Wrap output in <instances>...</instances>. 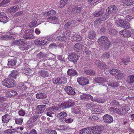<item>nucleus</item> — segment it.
<instances>
[{
    "instance_id": "f257e3e1",
    "label": "nucleus",
    "mask_w": 134,
    "mask_h": 134,
    "mask_svg": "<svg viewBox=\"0 0 134 134\" xmlns=\"http://www.w3.org/2000/svg\"><path fill=\"white\" fill-rule=\"evenodd\" d=\"M80 97L82 100H86L90 99L92 101H96L99 103H103L105 100L100 98H93V97L89 94H85L80 96Z\"/></svg>"
},
{
    "instance_id": "f03ea898",
    "label": "nucleus",
    "mask_w": 134,
    "mask_h": 134,
    "mask_svg": "<svg viewBox=\"0 0 134 134\" xmlns=\"http://www.w3.org/2000/svg\"><path fill=\"white\" fill-rule=\"evenodd\" d=\"M117 10L116 7L114 5L110 6L108 7L107 9V13L104 15V18L103 20H105L108 18L111 15H115V13Z\"/></svg>"
},
{
    "instance_id": "7ed1b4c3",
    "label": "nucleus",
    "mask_w": 134,
    "mask_h": 134,
    "mask_svg": "<svg viewBox=\"0 0 134 134\" xmlns=\"http://www.w3.org/2000/svg\"><path fill=\"white\" fill-rule=\"evenodd\" d=\"M98 42L100 44H102L105 49H108L110 46V42L109 41L108 38L105 36H102L98 40Z\"/></svg>"
},
{
    "instance_id": "20e7f679",
    "label": "nucleus",
    "mask_w": 134,
    "mask_h": 134,
    "mask_svg": "<svg viewBox=\"0 0 134 134\" xmlns=\"http://www.w3.org/2000/svg\"><path fill=\"white\" fill-rule=\"evenodd\" d=\"M115 24L117 26L124 29H129L130 27V25L128 22L120 19L115 21Z\"/></svg>"
},
{
    "instance_id": "39448f33",
    "label": "nucleus",
    "mask_w": 134,
    "mask_h": 134,
    "mask_svg": "<svg viewBox=\"0 0 134 134\" xmlns=\"http://www.w3.org/2000/svg\"><path fill=\"white\" fill-rule=\"evenodd\" d=\"M2 84L7 88H10L15 86L16 85V82L13 79L9 78L5 79L2 82Z\"/></svg>"
},
{
    "instance_id": "423d86ee",
    "label": "nucleus",
    "mask_w": 134,
    "mask_h": 134,
    "mask_svg": "<svg viewBox=\"0 0 134 134\" xmlns=\"http://www.w3.org/2000/svg\"><path fill=\"white\" fill-rule=\"evenodd\" d=\"M75 103L74 101L72 99H69L66 102L63 103H59L58 106L60 108L63 109L69 108L74 105Z\"/></svg>"
},
{
    "instance_id": "0eeeda50",
    "label": "nucleus",
    "mask_w": 134,
    "mask_h": 134,
    "mask_svg": "<svg viewBox=\"0 0 134 134\" xmlns=\"http://www.w3.org/2000/svg\"><path fill=\"white\" fill-rule=\"evenodd\" d=\"M70 31H66L64 33V35L59 36L57 37L56 40L60 41H66L69 39L70 36Z\"/></svg>"
},
{
    "instance_id": "6e6552de",
    "label": "nucleus",
    "mask_w": 134,
    "mask_h": 134,
    "mask_svg": "<svg viewBox=\"0 0 134 134\" xmlns=\"http://www.w3.org/2000/svg\"><path fill=\"white\" fill-rule=\"evenodd\" d=\"M69 10L73 12L74 14L76 15L80 13L81 10V7L75 5H71L69 8Z\"/></svg>"
},
{
    "instance_id": "1a4fd4ad",
    "label": "nucleus",
    "mask_w": 134,
    "mask_h": 134,
    "mask_svg": "<svg viewBox=\"0 0 134 134\" xmlns=\"http://www.w3.org/2000/svg\"><path fill=\"white\" fill-rule=\"evenodd\" d=\"M67 115V114L64 111L58 113L57 115V117L59 119V122L62 124L64 123Z\"/></svg>"
},
{
    "instance_id": "9d476101",
    "label": "nucleus",
    "mask_w": 134,
    "mask_h": 134,
    "mask_svg": "<svg viewBox=\"0 0 134 134\" xmlns=\"http://www.w3.org/2000/svg\"><path fill=\"white\" fill-rule=\"evenodd\" d=\"M33 29H27L25 31V35L24 37L26 39H30L34 38V36L32 35V32H33Z\"/></svg>"
},
{
    "instance_id": "9b49d317",
    "label": "nucleus",
    "mask_w": 134,
    "mask_h": 134,
    "mask_svg": "<svg viewBox=\"0 0 134 134\" xmlns=\"http://www.w3.org/2000/svg\"><path fill=\"white\" fill-rule=\"evenodd\" d=\"M53 83H66V79L65 77H62L59 78H54L53 80Z\"/></svg>"
},
{
    "instance_id": "f8f14e48",
    "label": "nucleus",
    "mask_w": 134,
    "mask_h": 134,
    "mask_svg": "<svg viewBox=\"0 0 134 134\" xmlns=\"http://www.w3.org/2000/svg\"><path fill=\"white\" fill-rule=\"evenodd\" d=\"M78 82L82 86L85 85L89 83L88 79L86 77L82 76L77 79Z\"/></svg>"
},
{
    "instance_id": "ddd939ff",
    "label": "nucleus",
    "mask_w": 134,
    "mask_h": 134,
    "mask_svg": "<svg viewBox=\"0 0 134 134\" xmlns=\"http://www.w3.org/2000/svg\"><path fill=\"white\" fill-rule=\"evenodd\" d=\"M58 109L57 107L53 106L51 107L48 108L46 110L47 115L50 117H52V115L54 114V111Z\"/></svg>"
},
{
    "instance_id": "4468645a",
    "label": "nucleus",
    "mask_w": 134,
    "mask_h": 134,
    "mask_svg": "<svg viewBox=\"0 0 134 134\" xmlns=\"http://www.w3.org/2000/svg\"><path fill=\"white\" fill-rule=\"evenodd\" d=\"M64 90L66 92L70 95H74L75 94L76 92L73 88L70 86L65 87Z\"/></svg>"
},
{
    "instance_id": "2eb2a0df",
    "label": "nucleus",
    "mask_w": 134,
    "mask_h": 134,
    "mask_svg": "<svg viewBox=\"0 0 134 134\" xmlns=\"http://www.w3.org/2000/svg\"><path fill=\"white\" fill-rule=\"evenodd\" d=\"M78 58L77 55L75 53H71L68 56L69 60L72 62H76L78 60Z\"/></svg>"
},
{
    "instance_id": "dca6fc26",
    "label": "nucleus",
    "mask_w": 134,
    "mask_h": 134,
    "mask_svg": "<svg viewBox=\"0 0 134 134\" xmlns=\"http://www.w3.org/2000/svg\"><path fill=\"white\" fill-rule=\"evenodd\" d=\"M8 18L6 14L3 12L0 13V21L1 22L5 23L8 21Z\"/></svg>"
},
{
    "instance_id": "f3484780",
    "label": "nucleus",
    "mask_w": 134,
    "mask_h": 134,
    "mask_svg": "<svg viewBox=\"0 0 134 134\" xmlns=\"http://www.w3.org/2000/svg\"><path fill=\"white\" fill-rule=\"evenodd\" d=\"M119 63L120 65H125L127 64L130 62V58L127 57L126 58H121L119 60Z\"/></svg>"
},
{
    "instance_id": "a211bd4d",
    "label": "nucleus",
    "mask_w": 134,
    "mask_h": 134,
    "mask_svg": "<svg viewBox=\"0 0 134 134\" xmlns=\"http://www.w3.org/2000/svg\"><path fill=\"white\" fill-rule=\"evenodd\" d=\"M103 120L105 122L108 123H110L113 121L112 117L107 114L104 116Z\"/></svg>"
},
{
    "instance_id": "6ab92c4d",
    "label": "nucleus",
    "mask_w": 134,
    "mask_h": 134,
    "mask_svg": "<svg viewBox=\"0 0 134 134\" xmlns=\"http://www.w3.org/2000/svg\"><path fill=\"white\" fill-rule=\"evenodd\" d=\"M119 33L124 37H130L131 36V33L127 30H123L119 32Z\"/></svg>"
},
{
    "instance_id": "aec40b11",
    "label": "nucleus",
    "mask_w": 134,
    "mask_h": 134,
    "mask_svg": "<svg viewBox=\"0 0 134 134\" xmlns=\"http://www.w3.org/2000/svg\"><path fill=\"white\" fill-rule=\"evenodd\" d=\"M11 118V116L8 114H6L2 117V122L3 123H8Z\"/></svg>"
},
{
    "instance_id": "412c9836",
    "label": "nucleus",
    "mask_w": 134,
    "mask_h": 134,
    "mask_svg": "<svg viewBox=\"0 0 134 134\" xmlns=\"http://www.w3.org/2000/svg\"><path fill=\"white\" fill-rule=\"evenodd\" d=\"M46 106V105H38L36 109L37 111V114H40L43 113L45 110V107Z\"/></svg>"
},
{
    "instance_id": "4be33fe9",
    "label": "nucleus",
    "mask_w": 134,
    "mask_h": 134,
    "mask_svg": "<svg viewBox=\"0 0 134 134\" xmlns=\"http://www.w3.org/2000/svg\"><path fill=\"white\" fill-rule=\"evenodd\" d=\"M95 64L99 69H104L106 68V65L100 61H96L95 62Z\"/></svg>"
},
{
    "instance_id": "5701e85b",
    "label": "nucleus",
    "mask_w": 134,
    "mask_h": 134,
    "mask_svg": "<svg viewBox=\"0 0 134 134\" xmlns=\"http://www.w3.org/2000/svg\"><path fill=\"white\" fill-rule=\"evenodd\" d=\"M72 39L76 41H80L82 38L80 35L76 34H74L71 37Z\"/></svg>"
},
{
    "instance_id": "b1692460",
    "label": "nucleus",
    "mask_w": 134,
    "mask_h": 134,
    "mask_svg": "<svg viewBox=\"0 0 134 134\" xmlns=\"http://www.w3.org/2000/svg\"><path fill=\"white\" fill-rule=\"evenodd\" d=\"M90 127L85 128L79 131L80 134H91Z\"/></svg>"
},
{
    "instance_id": "393cba45",
    "label": "nucleus",
    "mask_w": 134,
    "mask_h": 134,
    "mask_svg": "<svg viewBox=\"0 0 134 134\" xmlns=\"http://www.w3.org/2000/svg\"><path fill=\"white\" fill-rule=\"evenodd\" d=\"M48 21L53 23H55L58 20V18L55 16H52L47 18Z\"/></svg>"
},
{
    "instance_id": "a878e982",
    "label": "nucleus",
    "mask_w": 134,
    "mask_h": 134,
    "mask_svg": "<svg viewBox=\"0 0 134 134\" xmlns=\"http://www.w3.org/2000/svg\"><path fill=\"white\" fill-rule=\"evenodd\" d=\"M124 5H130L134 4V0H123L122 1Z\"/></svg>"
},
{
    "instance_id": "bb28decb",
    "label": "nucleus",
    "mask_w": 134,
    "mask_h": 134,
    "mask_svg": "<svg viewBox=\"0 0 134 134\" xmlns=\"http://www.w3.org/2000/svg\"><path fill=\"white\" fill-rule=\"evenodd\" d=\"M35 43L37 45H45L47 43L46 41L41 40H36L35 41Z\"/></svg>"
},
{
    "instance_id": "cd10ccee",
    "label": "nucleus",
    "mask_w": 134,
    "mask_h": 134,
    "mask_svg": "<svg viewBox=\"0 0 134 134\" xmlns=\"http://www.w3.org/2000/svg\"><path fill=\"white\" fill-rule=\"evenodd\" d=\"M67 73L70 76H74L77 74V72L73 69H69Z\"/></svg>"
},
{
    "instance_id": "c85d7f7f",
    "label": "nucleus",
    "mask_w": 134,
    "mask_h": 134,
    "mask_svg": "<svg viewBox=\"0 0 134 134\" xmlns=\"http://www.w3.org/2000/svg\"><path fill=\"white\" fill-rule=\"evenodd\" d=\"M19 7L16 5L13 7H11L8 9V11L10 12H15L16 11L19 9Z\"/></svg>"
},
{
    "instance_id": "c756f323",
    "label": "nucleus",
    "mask_w": 134,
    "mask_h": 134,
    "mask_svg": "<svg viewBox=\"0 0 134 134\" xmlns=\"http://www.w3.org/2000/svg\"><path fill=\"white\" fill-rule=\"evenodd\" d=\"M95 81L96 83H104L106 81V80L104 78L98 77L95 79Z\"/></svg>"
},
{
    "instance_id": "7c9ffc66",
    "label": "nucleus",
    "mask_w": 134,
    "mask_h": 134,
    "mask_svg": "<svg viewBox=\"0 0 134 134\" xmlns=\"http://www.w3.org/2000/svg\"><path fill=\"white\" fill-rule=\"evenodd\" d=\"M47 96L45 94L42 93H38L36 95V98L38 99H41L46 98Z\"/></svg>"
},
{
    "instance_id": "2f4dec72",
    "label": "nucleus",
    "mask_w": 134,
    "mask_h": 134,
    "mask_svg": "<svg viewBox=\"0 0 134 134\" xmlns=\"http://www.w3.org/2000/svg\"><path fill=\"white\" fill-rule=\"evenodd\" d=\"M39 75L42 77H47L48 75V72L44 70L40 71L38 72Z\"/></svg>"
},
{
    "instance_id": "473e14b6",
    "label": "nucleus",
    "mask_w": 134,
    "mask_h": 134,
    "mask_svg": "<svg viewBox=\"0 0 134 134\" xmlns=\"http://www.w3.org/2000/svg\"><path fill=\"white\" fill-rule=\"evenodd\" d=\"M97 134H100L104 130V127L103 126L95 127Z\"/></svg>"
},
{
    "instance_id": "72a5a7b5",
    "label": "nucleus",
    "mask_w": 134,
    "mask_h": 134,
    "mask_svg": "<svg viewBox=\"0 0 134 134\" xmlns=\"http://www.w3.org/2000/svg\"><path fill=\"white\" fill-rule=\"evenodd\" d=\"M127 113V111H126L125 109L124 108L120 110L118 109L117 114L120 115H124Z\"/></svg>"
},
{
    "instance_id": "f704fd0d",
    "label": "nucleus",
    "mask_w": 134,
    "mask_h": 134,
    "mask_svg": "<svg viewBox=\"0 0 134 134\" xmlns=\"http://www.w3.org/2000/svg\"><path fill=\"white\" fill-rule=\"evenodd\" d=\"M19 75V72L16 70H13L10 75L11 76L15 79H16Z\"/></svg>"
},
{
    "instance_id": "c9c22d12",
    "label": "nucleus",
    "mask_w": 134,
    "mask_h": 134,
    "mask_svg": "<svg viewBox=\"0 0 134 134\" xmlns=\"http://www.w3.org/2000/svg\"><path fill=\"white\" fill-rule=\"evenodd\" d=\"M104 12V10L101 9L99 11L97 10L94 13V16L96 17H98L101 15Z\"/></svg>"
},
{
    "instance_id": "e433bc0d",
    "label": "nucleus",
    "mask_w": 134,
    "mask_h": 134,
    "mask_svg": "<svg viewBox=\"0 0 134 134\" xmlns=\"http://www.w3.org/2000/svg\"><path fill=\"white\" fill-rule=\"evenodd\" d=\"M107 84L109 86L111 87H117L118 86V85L117 84V82H116L114 81L113 80L108 82Z\"/></svg>"
},
{
    "instance_id": "4c0bfd02",
    "label": "nucleus",
    "mask_w": 134,
    "mask_h": 134,
    "mask_svg": "<svg viewBox=\"0 0 134 134\" xmlns=\"http://www.w3.org/2000/svg\"><path fill=\"white\" fill-rule=\"evenodd\" d=\"M127 81L129 83H133L134 82V75L129 76L127 77Z\"/></svg>"
},
{
    "instance_id": "58836bf2",
    "label": "nucleus",
    "mask_w": 134,
    "mask_h": 134,
    "mask_svg": "<svg viewBox=\"0 0 134 134\" xmlns=\"http://www.w3.org/2000/svg\"><path fill=\"white\" fill-rule=\"evenodd\" d=\"M104 18V15L103 16L102 19H96L94 22V25H96L97 26L101 24V21L104 20H103V19Z\"/></svg>"
},
{
    "instance_id": "ea45409f",
    "label": "nucleus",
    "mask_w": 134,
    "mask_h": 134,
    "mask_svg": "<svg viewBox=\"0 0 134 134\" xmlns=\"http://www.w3.org/2000/svg\"><path fill=\"white\" fill-rule=\"evenodd\" d=\"M38 118L37 115L34 114L30 118L29 121L31 122H35L37 120Z\"/></svg>"
},
{
    "instance_id": "a19ab883",
    "label": "nucleus",
    "mask_w": 134,
    "mask_h": 134,
    "mask_svg": "<svg viewBox=\"0 0 134 134\" xmlns=\"http://www.w3.org/2000/svg\"><path fill=\"white\" fill-rule=\"evenodd\" d=\"M74 113L76 114H81L82 113V111L81 110V109L79 107H77L74 110Z\"/></svg>"
},
{
    "instance_id": "79ce46f5",
    "label": "nucleus",
    "mask_w": 134,
    "mask_h": 134,
    "mask_svg": "<svg viewBox=\"0 0 134 134\" xmlns=\"http://www.w3.org/2000/svg\"><path fill=\"white\" fill-rule=\"evenodd\" d=\"M69 0H60L59 7L61 8L63 7L67 3Z\"/></svg>"
},
{
    "instance_id": "37998d69",
    "label": "nucleus",
    "mask_w": 134,
    "mask_h": 134,
    "mask_svg": "<svg viewBox=\"0 0 134 134\" xmlns=\"http://www.w3.org/2000/svg\"><path fill=\"white\" fill-rule=\"evenodd\" d=\"M19 47L21 50H26L28 49V48L27 47V44H19Z\"/></svg>"
},
{
    "instance_id": "c03bdc74",
    "label": "nucleus",
    "mask_w": 134,
    "mask_h": 134,
    "mask_svg": "<svg viewBox=\"0 0 134 134\" xmlns=\"http://www.w3.org/2000/svg\"><path fill=\"white\" fill-rule=\"evenodd\" d=\"M55 11L53 10H51L48 12L44 13V14L46 15H55Z\"/></svg>"
},
{
    "instance_id": "a18cd8bd",
    "label": "nucleus",
    "mask_w": 134,
    "mask_h": 134,
    "mask_svg": "<svg viewBox=\"0 0 134 134\" xmlns=\"http://www.w3.org/2000/svg\"><path fill=\"white\" fill-rule=\"evenodd\" d=\"M85 73L87 75H92L94 74L95 72L93 70H85Z\"/></svg>"
},
{
    "instance_id": "49530a36",
    "label": "nucleus",
    "mask_w": 134,
    "mask_h": 134,
    "mask_svg": "<svg viewBox=\"0 0 134 134\" xmlns=\"http://www.w3.org/2000/svg\"><path fill=\"white\" fill-rule=\"evenodd\" d=\"M101 111L100 109L98 108H94L92 109L91 112L93 114H99L100 113Z\"/></svg>"
},
{
    "instance_id": "de8ad7c7",
    "label": "nucleus",
    "mask_w": 134,
    "mask_h": 134,
    "mask_svg": "<svg viewBox=\"0 0 134 134\" xmlns=\"http://www.w3.org/2000/svg\"><path fill=\"white\" fill-rule=\"evenodd\" d=\"M66 129V127L64 125L57 126L56 127V130H65Z\"/></svg>"
},
{
    "instance_id": "09e8293b",
    "label": "nucleus",
    "mask_w": 134,
    "mask_h": 134,
    "mask_svg": "<svg viewBox=\"0 0 134 134\" xmlns=\"http://www.w3.org/2000/svg\"><path fill=\"white\" fill-rule=\"evenodd\" d=\"M15 121L16 124L21 125L23 122V119L22 118H16L15 119Z\"/></svg>"
},
{
    "instance_id": "8fccbe9b",
    "label": "nucleus",
    "mask_w": 134,
    "mask_h": 134,
    "mask_svg": "<svg viewBox=\"0 0 134 134\" xmlns=\"http://www.w3.org/2000/svg\"><path fill=\"white\" fill-rule=\"evenodd\" d=\"M91 134H97V133L96 132V129L95 127H90Z\"/></svg>"
},
{
    "instance_id": "3c124183",
    "label": "nucleus",
    "mask_w": 134,
    "mask_h": 134,
    "mask_svg": "<svg viewBox=\"0 0 134 134\" xmlns=\"http://www.w3.org/2000/svg\"><path fill=\"white\" fill-rule=\"evenodd\" d=\"M96 34L94 31H92L88 35V38L91 39H93L95 36Z\"/></svg>"
},
{
    "instance_id": "603ef678",
    "label": "nucleus",
    "mask_w": 134,
    "mask_h": 134,
    "mask_svg": "<svg viewBox=\"0 0 134 134\" xmlns=\"http://www.w3.org/2000/svg\"><path fill=\"white\" fill-rule=\"evenodd\" d=\"M47 134H57L56 131L54 130H47L46 131Z\"/></svg>"
},
{
    "instance_id": "864d4df0",
    "label": "nucleus",
    "mask_w": 134,
    "mask_h": 134,
    "mask_svg": "<svg viewBox=\"0 0 134 134\" xmlns=\"http://www.w3.org/2000/svg\"><path fill=\"white\" fill-rule=\"evenodd\" d=\"M8 107V105L6 103H3L0 105V109L2 110Z\"/></svg>"
},
{
    "instance_id": "5fc2aeb1",
    "label": "nucleus",
    "mask_w": 134,
    "mask_h": 134,
    "mask_svg": "<svg viewBox=\"0 0 134 134\" xmlns=\"http://www.w3.org/2000/svg\"><path fill=\"white\" fill-rule=\"evenodd\" d=\"M16 63L15 60H13L8 61V64L9 66H10L15 65Z\"/></svg>"
},
{
    "instance_id": "6e6d98bb",
    "label": "nucleus",
    "mask_w": 134,
    "mask_h": 134,
    "mask_svg": "<svg viewBox=\"0 0 134 134\" xmlns=\"http://www.w3.org/2000/svg\"><path fill=\"white\" fill-rule=\"evenodd\" d=\"M119 71L116 69H112L110 71V72L111 74H115L116 73H118Z\"/></svg>"
},
{
    "instance_id": "4d7b16f0",
    "label": "nucleus",
    "mask_w": 134,
    "mask_h": 134,
    "mask_svg": "<svg viewBox=\"0 0 134 134\" xmlns=\"http://www.w3.org/2000/svg\"><path fill=\"white\" fill-rule=\"evenodd\" d=\"M112 106H119V103L118 101L116 100H113L111 103Z\"/></svg>"
},
{
    "instance_id": "13d9d810",
    "label": "nucleus",
    "mask_w": 134,
    "mask_h": 134,
    "mask_svg": "<svg viewBox=\"0 0 134 134\" xmlns=\"http://www.w3.org/2000/svg\"><path fill=\"white\" fill-rule=\"evenodd\" d=\"M37 23V22L36 21H32L29 24V26L30 27H32L36 24Z\"/></svg>"
},
{
    "instance_id": "bf43d9fd",
    "label": "nucleus",
    "mask_w": 134,
    "mask_h": 134,
    "mask_svg": "<svg viewBox=\"0 0 134 134\" xmlns=\"http://www.w3.org/2000/svg\"><path fill=\"white\" fill-rule=\"evenodd\" d=\"M110 54L108 52H106L103 53L102 55V58L103 59L108 58L110 57Z\"/></svg>"
},
{
    "instance_id": "052dcab7",
    "label": "nucleus",
    "mask_w": 134,
    "mask_h": 134,
    "mask_svg": "<svg viewBox=\"0 0 134 134\" xmlns=\"http://www.w3.org/2000/svg\"><path fill=\"white\" fill-rule=\"evenodd\" d=\"M21 42L20 40H16L13 41L11 43V45L12 46L13 45H19Z\"/></svg>"
},
{
    "instance_id": "680f3d73",
    "label": "nucleus",
    "mask_w": 134,
    "mask_h": 134,
    "mask_svg": "<svg viewBox=\"0 0 134 134\" xmlns=\"http://www.w3.org/2000/svg\"><path fill=\"white\" fill-rule=\"evenodd\" d=\"M37 57L39 58H45L46 56L45 54H44L43 53L41 52L37 54Z\"/></svg>"
},
{
    "instance_id": "e2e57ef3",
    "label": "nucleus",
    "mask_w": 134,
    "mask_h": 134,
    "mask_svg": "<svg viewBox=\"0 0 134 134\" xmlns=\"http://www.w3.org/2000/svg\"><path fill=\"white\" fill-rule=\"evenodd\" d=\"M19 87L20 88V89H21L22 90H26L27 88L26 86L24 84L22 83L20 84Z\"/></svg>"
},
{
    "instance_id": "0e129e2a",
    "label": "nucleus",
    "mask_w": 134,
    "mask_h": 134,
    "mask_svg": "<svg viewBox=\"0 0 134 134\" xmlns=\"http://www.w3.org/2000/svg\"><path fill=\"white\" fill-rule=\"evenodd\" d=\"M118 109L117 108L111 107L110 109V112L113 113H117Z\"/></svg>"
},
{
    "instance_id": "69168bd1",
    "label": "nucleus",
    "mask_w": 134,
    "mask_h": 134,
    "mask_svg": "<svg viewBox=\"0 0 134 134\" xmlns=\"http://www.w3.org/2000/svg\"><path fill=\"white\" fill-rule=\"evenodd\" d=\"M81 44L80 43H77L75 44L74 46V49L76 50L77 49L79 50L80 49Z\"/></svg>"
},
{
    "instance_id": "338daca9",
    "label": "nucleus",
    "mask_w": 134,
    "mask_h": 134,
    "mask_svg": "<svg viewBox=\"0 0 134 134\" xmlns=\"http://www.w3.org/2000/svg\"><path fill=\"white\" fill-rule=\"evenodd\" d=\"M123 75V74L121 73H118L117 75H116V78L117 79L119 80L120 79H121L122 77V76Z\"/></svg>"
},
{
    "instance_id": "774afa93",
    "label": "nucleus",
    "mask_w": 134,
    "mask_h": 134,
    "mask_svg": "<svg viewBox=\"0 0 134 134\" xmlns=\"http://www.w3.org/2000/svg\"><path fill=\"white\" fill-rule=\"evenodd\" d=\"M9 93L11 96H16L17 94V93L14 90L9 91Z\"/></svg>"
}]
</instances>
